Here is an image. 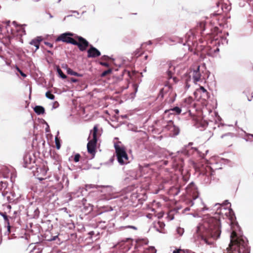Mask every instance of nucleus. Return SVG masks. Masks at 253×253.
<instances>
[{"label": "nucleus", "mask_w": 253, "mask_h": 253, "mask_svg": "<svg viewBox=\"0 0 253 253\" xmlns=\"http://www.w3.org/2000/svg\"><path fill=\"white\" fill-rule=\"evenodd\" d=\"M203 228L202 239L207 244H211V242L209 241L210 238L216 240L220 237L221 230L219 219L213 217L205 219L203 223Z\"/></svg>", "instance_id": "nucleus-1"}, {"label": "nucleus", "mask_w": 253, "mask_h": 253, "mask_svg": "<svg viewBox=\"0 0 253 253\" xmlns=\"http://www.w3.org/2000/svg\"><path fill=\"white\" fill-rule=\"evenodd\" d=\"M248 241L242 236H239L233 231L230 236L229 247L224 253H250Z\"/></svg>", "instance_id": "nucleus-2"}, {"label": "nucleus", "mask_w": 253, "mask_h": 253, "mask_svg": "<svg viewBox=\"0 0 253 253\" xmlns=\"http://www.w3.org/2000/svg\"><path fill=\"white\" fill-rule=\"evenodd\" d=\"M159 95L165 99L166 103L171 104L174 101L176 94L173 90L171 85H166L161 90Z\"/></svg>", "instance_id": "nucleus-3"}, {"label": "nucleus", "mask_w": 253, "mask_h": 253, "mask_svg": "<svg viewBox=\"0 0 253 253\" xmlns=\"http://www.w3.org/2000/svg\"><path fill=\"white\" fill-rule=\"evenodd\" d=\"M205 27V23L201 22L197 25L195 29L190 30L185 36L187 42H194L196 40V36L197 34H200L201 35L203 34Z\"/></svg>", "instance_id": "nucleus-4"}, {"label": "nucleus", "mask_w": 253, "mask_h": 253, "mask_svg": "<svg viewBox=\"0 0 253 253\" xmlns=\"http://www.w3.org/2000/svg\"><path fill=\"white\" fill-rule=\"evenodd\" d=\"M114 147L119 164L121 165L126 164L128 163V158L125 148L118 144H115Z\"/></svg>", "instance_id": "nucleus-5"}, {"label": "nucleus", "mask_w": 253, "mask_h": 253, "mask_svg": "<svg viewBox=\"0 0 253 253\" xmlns=\"http://www.w3.org/2000/svg\"><path fill=\"white\" fill-rule=\"evenodd\" d=\"M189 78L186 80V86L189 87V82L192 80L193 82L196 84L198 82L201 80V74L200 72V66H198L196 70L191 71L189 73Z\"/></svg>", "instance_id": "nucleus-6"}, {"label": "nucleus", "mask_w": 253, "mask_h": 253, "mask_svg": "<svg viewBox=\"0 0 253 253\" xmlns=\"http://www.w3.org/2000/svg\"><path fill=\"white\" fill-rule=\"evenodd\" d=\"M194 95L198 100L206 101L210 97L209 93L203 86H200L194 92Z\"/></svg>", "instance_id": "nucleus-7"}, {"label": "nucleus", "mask_w": 253, "mask_h": 253, "mask_svg": "<svg viewBox=\"0 0 253 253\" xmlns=\"http://www.w3.org/2000/svg\"><path fill=\"white\" fill-rule=\"evenodd\" d=\"M73 36L74 34L72 33L68 32L63 33L61 34L59 37H58V38L56 39V41H62L64 42L74 44L75 40L71 37Z\"/></svg>", "instance_id": "nucleus-8"}, {"label": "nucleus", "mask_w": 253, "mask_h": 253, "mask_svg": "<svg viewBox=\"0 0 253 253\" xmlns=\"http://www.w3.org/2000/svg\"><path fill=\"white\" fill-rule=\"evenodd\" d=\"M75 38L78 41H75L74 45H77L79 49L82 51H85L89 45V42L84 38L80 36H76Z\"/></svg>", "instance_id": "nucleus-9"}, {"label": "nucleus", "mask_w": 253, "mask_h": 253, "mask_svg": "<svg viewBox=\"0 0 253 253\" xmlns=\"http://www.w3.org/2000/svg\"><path fill=\"white\" fill-rule=\"evenodd\" d=\"M234 137V135L233 133L228 132L222 135L219 141L223 144L231 146L232 144Z\"/></svg>", "instance_id": "nucleus-10"}, {"label": "nucleus", "mask_w": 253, "mask_h": 253, "mask_svg": "<svg viewBox=\"0 0 253 253\" xmlns=\"http://www.w3.org/2000/svg\"><path fill=\"white\" fill-rule=\"evenodd\" d=\"M164 127L166 129L169 131L173 135H176L179 133V129L178 127L174 125L172 121H168L167 125Z\"/></svg>", "instance_id": "nucleus-11"}, {"label": "nucleus", "mask_w": 253, "mask_h": 253, "mask_svg": "<svg viewBox=\"0 0 253 253\" xmlns=\"http://www.w3.org/2000/svg\"><path fill=\"white\" fill-rule=\"evenodd\" d=\"M97 141L89 140L87 144L88 152L94 157L96 153Z\"/></svg>", "instance_id": "nucleus-12"}, {"label": "nucleus", "mask_w": 253, "mask_h": 253, "mask_svg": "<svg viewBox=\"0 0 253 253\" xmlns=\"http://www.w3.org/2000/svg\"><path fill=\"white\" fill-rule=\"evenodd\" d=\"M101 55L100 52L95 47L90 45L87 50V57L88 58H95Z\"/></svg>", "instance_id": "nucleus-13"}, {"label": "nucleus", "mask_w": 253, "mask_h": 253, "mask_svg": "<svg viewBox=\"0 0 253 253\" xmlns=\"http://www.w3.org/2000/svg\"><path fill=\"white\" fill-rule=\"evenodd\" d=\"M186 191L189 194H193L194 199H196L198 197L195 185L193 182H191L188 185L186 188Z\"/></svg>", "instance_id": "nucleus-14"}, {"label": "nucleus", "mask_w": 253, "mask_h": 253, "mask_svg": "<svg viewBox=\"0 0 253 253\" xmlns=\"http://www.w3.org/2000/svg\"><path fill=\"white\" fill-rule=\"evenodd\" d=\"M42 39L41 37H38L30 42V44L36 47L35 51L39 49L40 42H42Z\"/></svg>", "instance_id": "nucleus-15"}, {"label": "nucleus", "mask_w": 253, "mask_h": 253, "mask_svg": "<svg viewBox=\"0 0 253 253\" xmlns=\"http://www.w3.org/2000/svg\"><path fill=\"white\" fill-rule=\"evenodd\" d=\"M174 68L173 67H170L169 70L167 71V75H168V79L170 80L171 79H172L173 83H176L177 82V79L176 77H173V75L174 73Z\"/></svg>", "instance_id": "nucleus-16"}, {"label": "nucleus", "mask_w": 253, "mask_h": 253, "mask_svg": "<svg viewBox=\"0 0 253 253\" xmlns=\"http://www.w3.org/2000/svg\"><path fill=\"white\" fill-rule=\"evenodd\" d=\"M23 160L24 162V167L31 169V168L29 167V165L31 163L32 161V158H31V156L29 154L25 155L24 157Z\"/></svg>", "instance_id": "nucleus-17"}, {"label": "nucleus", "mask_w": 253, "mask_h": 253, "mask_svg": "<svg viewBox=\"0 0 253 253\" xmlns=\"http://www.w3.org/2000/svg\"><path fill=\"white\" fill-rule=\"evenodd\" d=\"M225 214L229 217V218L231 221V223H233L236 219L235 215L233 211L231 209H229L228 210V212H226Z\"/></svg>", "instance_id": "nucleus-18"}, {"label": "nucleus", "mask_w": 253, "mask_h": 253, "mask_svg": "<svg viewBox=\"0 0 253 253\" xmlns=\"http://www.w3.org/2000/svg\"><path fill=\"white\" fill-rule=\"evenodd\" d=\"M98 130V126L97 125L94 126L93 128L90 131V134H92L93 138L91 140L97 141V133Z\"/></svg>", "instance_id": "nucleus-19"}, {"label": "nucleus", "mask_w": 253, "mask_h": 253, "mask_svg": "<svg viewBox=\"0 0 253 253\" xmlns=\"http://www.w3.org/2000/svg\"><path fill=\"white\" fill-rule=\"evenodd\" d=\"M7 186V183L6 182L1 181L0 182V192L4 188V190L2 191V194L3 197L6 196L7 192L5 190Z\"/></svg>", "instance_id": "nucleus-20"}, {"label": "nucleus", "mask_w": 253, "mask_h": 253, "mask_svg": "<svg viewBox=\"0 0 253 253\" xmlns=\"http://www.w3.org/2000/svg\"><path fill=\"white\" fill-rule=\"evenodd\" d=\"M170 191L171 193L174 195H177L180 192V188L179 185L173 186L170 189Z\"/></svg>", "instance_id": "nucleus-21"}, {"label": "nucleus", "mask_w": 253, "mask_h": 253, "mask_svg": "<svg viewBox=\"0 0 253 253\" xmlns=\"http://www.w3.org/2000/svg\"><path fill=\"white\" fill-rule=\"evenodd\" d=\"M34 111L38 115L42 114L44 113V109L41 106H36L34 108Z\"/></svg>", "instance_id": "nucleus-22"}, {"label": "nucleus", "mask_w": 253, "mask_h": 253, "mask_svg": "<svg viewBox=\"0 0 253 253\" xmlns=\"http://www.w3.org/2000/svg\"><path fill=\"white\" fill-rule=\"evenodd\" d=\"M67 73L71 75H73V76H77V77H82L83 76V75L82 74H79L77 72L74 71L70 68H69L67 70Z\"/></svg>", "instance_id": "nucleus-23"}, {"label": "nucleus", "mask_w": 253, "mask_h": 253, "mask_svg": "<svg viewBox=\"0 0 253 253\" xmlns=\"http://www.w3.org/2000/svg\"><path fill=\"white\" fill-rule=\"evenodd\" d=\"M171 180H170V183L171 184H176L178 181V178L177 176L175 174H173L171 176Z\"/></svg>", "instance_id": "nucleus-24"}, {"label": "nucleus", "mask_w": 253, "mask_h": 253, "mask_svg": "<svg viewBox=\"0 0 253 253\" xmlns=\"http://www.w3.org/2000/svg\"><path fill=\"white\" fill-rule=\"evenodd\" d=\"M57 71L59 75V76L63 79H65L67 78L66 76L63 73L62 71L61 70V69L59 68V67H57Z\"/></svg>", "instance_id": "nucleus-25"}, {"label": "nucleus", "mask_w": 253, "mask_h": 253, "mask_svg": "<svg viewBox=\"0 0 253 253\" xmlns=\"http://www.w3.org/2000/svg\"><path fill=\"white\" fill-rule=\"evenodd\" d=\"M45 96L47 98L53 100L55 98V96L51 93L50 91H48L45 93Z\"/></svg>", "instance_id": "nucleus-26"}, {"label": "nucleus", "mask_w": 253, "mask_h": 253, "mask_svg": "<svg viewBox=\"0 0 253 253\" xmlns=\"http://www.w3.org/2000/svg\"><path fill=\"white\" fill-rule=\"evenodd\" d=\"M169 111L174 112L176 114H179L181 112V109L178 107H175L173 108L170 109Z\"/></svg>", "instance_id": "nucleus-27"}, {"label": "nucleus", "mask_w": 253, "mask_h": 253, "mask_svg": "<svg viewBox=\"0 0 253 253\" xmlns=\"http://www.w3.org/2000/svg\"><path fill=\"white\" fill-rule=\"evenodd\" d=\"M54 189H56L57 191H60L63 188V185L62 184L60 183H57L56 185L54 186Z\"/></svg>", "instance_id": "nucleus-28"}, {"label": "nucleus", "mask_w": 253, "mask_h": 253, "mask_svg": "<svg viewBox=\"0 0 253 253\" xmlns=\"http://www.w3.org/2000/svg\"><path fill=\"white\" fill-rule=\"evenodd\" d=\"M112 70L111 69H109L104 71L103 72H102V73L101 75V76L102 77H105L107 75L110 74L112 72Z\"/></svg>", "instance_id": "nucleus-29"}, {"label": "nucleus", "mask_w": 253, "mask_h": 253, "mask_svg": "<svg viewBox=\"0 0 253 253\" xmlns=\"http://www.w3.org/2000/svg\"><path fill=\"white\" fill-rule=\"evenodd\" d=\"M55 144H56V148L57 149H59L60 148V143L59 140L58 139V138L57 137L55 138Z\"/></svg>", "instance_id": "nucleus-30"}, {"label": "nucleus", "mask_w": 253, "mask_h": 253, "mask_svg": "<svg viewBox=\"0 0 253 253\" xmlns=\"http://www.w3.org/2000/svg\"><path fill=\"white\" fill-rule=\"evenodd\" d=\"M81 155L79 154H76L74 158V161L75 162H78L80 161Z\"/></svg>", "instance_id": "nucleus-31"}, {"label": "nucleus", "mask_w": 253, "mask_h": 253, "mask_svg": "<svg viewBox=\"0 0 253 253\" xmlns=\"http://www.w3.org/2000/svg\"><path fill=\"white\" fill-rule=\"evenodd\" d=\"M16 69L22 77L24 78L26 77V75L18 67L16 66Z\"/></svg>", "instance_id": "nucleus-32"}, {"label": "nucleus", "mask_w": 253, "mask_h": 253, "mask_svg": "<svg viewBox=\"0 0 253 253\" xmlns=\"http://www.w3.org/2000/svg\"><path fill=\"white\" fill-rule=\"evenodd\" d=\"M109 59V57L107 55H103L101 57V59L103 60L108 61Z\"/></svg>", "instance_id": "nucleus-33"}, {"label": "nucleus", "mask_w": 253, "mask_h": 253, "mask_svg": "<svg viewBox=\"0 0 253 253\" xmlns=\"http://www.w3.org/2000/svg\"><path fill=\"white\" fill-rule=\"evenodd\" d=\"M100 64L105 67L109 66V64L107 62H100Z\"/></svg>", "instance_id": "nucleus-34"}, {"label": "nucleus", "mask_w": 253, "mask_h": 253, "mask_svg": "<svg viewBox=\"0 0 253 253\" xmlns=\"http://www.w3.org/2000/svg\"><path fill=\"white\" fill-rule=\"evenodd\" d=\"M150 250L152 251L153 253H156V250L155 249L154 247H151L150 248Z\"/></svg>", "instance_id": "nucleus-35"}, {"label": "nucleus", "mask_w": 253, "mask_h": 253, "mask_svg": "<svg viewBox=\"0 0 253 253\" xmlns=\"http://www.w3.org/2000/svg\"><path fill=\"white\" fill-rule=\"evenodd\" d=\"M45 44L47 45L48 46L50 47H53V44L50 42H45Z\"/></svg>", "instance_id": "nucleus-36"}, {"label": "nucleus", "mask_w": 253, "mask_h": 253, "mask_svg": "<svg viewBox=\"0 0 253 253\" xmlns=\"http://www.w3.org/2000/svg\"><path fill=\"white\" fill-rule=\"evenodd\" d=\"M70 81L72 83H76L78 81V80L73 78H71Z\"/></svg>", "instance_id": "nucleus-37"}, {"label": "nucleus", "mask_w": 253, "mask_h": 253, "mask_svg": "<svg viewBox=\"0 0 253 253\" xmlns=\"http://www.w3.org/2000/svg\"><path fill=\"white\" fill-rule=\"evenodd\" d=\"M57 237V236L53 237L52 238H51L50 239H48L49 241H54L56 239V238Z\"/></svg>", "instance_id": "nucleus-38"}, {"label": "nucleus", "mask_w": 253, "mask_h": 253, "mask_svg": "<svg viewBox=\"0 0 253 253\" xmlns=\"http://www.w3.org/2000/svg\"><path fill=\"white\" fill-rule=\"evenodd\" d=\"M127 227L128 228H132V229H134L135 230L136 229V228L135 227H134V226H128Z\"/></svg>", "instance_id": "nucleus-39"}, {"label": "nucleus", "mask_w": 253, "mask_h": 253, "mask_svg": "<svg viewBox=\"0 0 253 253\" xmlns=\"http://www.w3.org/2000/svg\"><path fill=\"white\" fill-rule=\"evenodd\" d=\"M191 101H192V98H189L186 99V101H188V102H190Z\"/></svg>", "instance_id": "nucleus-40"}, {"label": "nucleus", "mask_w": 253, "mask_h": 253, "mask_svg": "<svg viewBox=\"0 0 253 253\" xmlns=\"http://www.w3.org/2000/svg\"><path fill=\"white\" fill-rule=\"evenodd\" d=\"M253 98V95H252V96H251V98H248V100H249V101H252V100Z\"/></svg>", "instance_id": "nucleus-41"}, {"label": "nucleus", "mask_w": 253, "mask_h": 253, "mask_svg": "<svg viewBox=\"0 0 253 253\" xmlns=\"http://www.w3.org/2000/svg\"><path fill=\"white\" fill-rule=\"evenodd\" d=\"M3 216L5 219H7L6 215H3Z\"/></svg>", "instance_id": "nucleus-42"}, {"label": "nucleus", "mask_w": 253, "mask_h": 253, "mask_svg": "<svg viewBox=\"0 0 253 253\" xmlns=\"http://www.w3.org/2000/svg\"><path fill=\"white\" fill-rule=\"evenodd\" d=\"M35 1H39L40 0H34Z\"/></svg>", "instance_id": "nucleus-43"}, {"label": "nucleus", "mask_w": 253, "mask_h": 253, "mask_svg": "<svg viewBox=\"0 0 253 253\" xmlns=\"http://www.w3.org/2000/svg\"><path fill=\"white\" fill-rule=\"evenodd\" d=\"M4 177H7L8 176H6V175H4L3 176Z\"/></svg>", "instance_id": "nucleus-44"}, {"label": "nucleus", "mask_w": 253, "mask_h": 253, "mask_svg": "<svg viewBox=\"0 0 253 253\" xmlns=\"http://www.w3.org/2000/svg\"><path fill=\"white\" fill-rule=\"evenodd\" d=\"M128 87V84H127V86L126 87V88H127Z\"/></svg>", "instance_id": "nucleus-45"}, {"label": "nucleus", "mask_w": 253, "mask_h": 253, "mask_svg": "<svg viewBox=\"0 0 253 253\" xmlns=\"http://www.w3.org/2000/svg\"><path fill=\"white\" fill-rule=\"evenodd\" d=\"M159 224H162V223H161L160 222H158Z\"/></svg>", "instance_id": "nucleus-46"}]
</instances>
